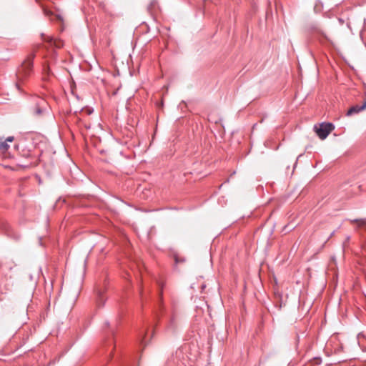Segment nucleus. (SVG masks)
Masks as SVG:
<instances>
[{
    "mask_svg": "<svg viewBox=\"0 0 366 366\" xmlns=\"http://www.w3.org/2000/svg\"><path fill=\"white\" fill-rule=\"evenodd\" d=\"M36 2H38V1H39V0H36Z\"/></svg>",
    "mask_w": 366,
    "mask_h": 366,
    "instance_id": "f3484780",
    "label": "nucleus"
},
{
    "mask_svg": "<svg viewBox=\"0 0 366 366\" xmlns=\"http://www.w3.org/2000/svg\"><path fill=\"white\" fill-rule=\"evenodd\" d=\"M44 72L45 74L49 76L51 74L50 68L49 66H44Z\"/></svg>",
    "mask_w": 366,
    "mask_h": 366,
    "instance_id": "9d476101",
    "label": "nucleus"
},
{
    "mask_svg": "<svg viewBox=\"0 0 366 366\" xmlns=\"http://www.w3.org/2000/svg\"><path fill=\"white\" fill-rule=\"evenodd\" d=\"M350 237L349 236H348V237H347V238H346V242H348V241L350 240Z\"/></svg>",
    "mask_w": 366,
    "mask_h": 366,
    "instance_id": "2eb2a0df",
    "label": "nucleus"
},
{
    "mask_svg": "<svg viewBox=\"0 0 366 366\" xmlns=\"http://www.w3.org/2000/svg\"><path fill=\"white\" fill-rule=\"evenodd\" d=\"M312 29H314V30H317V28H315V27H312Z\"/></svg>",
    "mask_w": 366,
    "mask_h": 366,
    "instance_id": "dca6fc26",
    "label": "nucleus"
},
{
    "mask_svg": "<svg viewBox=\"0 0 366 366\" xmlns=\"http://www.w3.org/2000/svg\"><path fill=\"white\" fill-rule=\"evenodd\" d=\"M335 233V230H334V231H332V232L330 233V234L329 235V237L327 238L326 241L325 242L324 244H325L327 241H329V240H330V239L331 237H332L334 236Z\"/></svg>",
    "mask_w": 366,
    "mask_h": 366,
    "instance_id": "9b49d317",
    "label": "nucleus"
},
{
    "mask_svg": "<svg viewBox=\"0 0 366 366\" xmlns=\"http://www.w3.org/2000/svg\"><path fill=\"white\" fill-rule=\"evenodd\" d=\"M352 222H355L360 229H362L366 231V219H353Z\"/></svg>",
    "mask_w": 366,
    "mask_h": 366,
    "instance_id": "0eeeda50",
    "label": "nucleus"
},
{
    "mask_svg": "<svg viewBox=\"0 0 366 366\" xmlns=\"http://www.w3.org/2000/svg\"><path fill=\"white\" fill-rule=\"evenodd\" d=\"M35 57L34 54L29 55L26 59L22 62L21 65L19 67L16 71V86L20 90V83L28 78L32 73L33 71V61Z\"/></svg>",
    "mask_w": 366,
    "mask_h": 366,
    "instance_id": "f257e3e1",
    "label": "nucleus"
},
{
    "mask_svg": "<svg viewBox=\"0 0 366 366\" xmlns=\"http://www.w3.org/2000/svg\"><path fill=\"white\" fill-rule=\"evenodd\" d=\"M47 103L45 99L39 97H33L31 99L30 112L34 117H41L46 112Z\"/></svg>",
    "mask_w": 366,
    "mask_h": 366,
    "instance_id": "7ed1b4c3",
    "label": "nucleus"
},
{
    "mask_svg": "<svg viewBox=\"0 0 366 366\" xmlns=\"http://www.w3.org/2000/svg\"><path fill=\"white\" fill-rule=\"evenodd\" d=\"M9 146L6 142H0V152L4 154L9 149Z\"/></svg>",
    "mask_w": 366,
    "mask_h": 366,
    "instance_id": "1a4fd4ad",
    "label": "nucleus"
},
{
    "mask_svg": "<svg viewBox=\"0 0 366 366\" xmlns=\"http://www.w3.org/2000/svg\"><path fill=\"white\" fill-rule=\"evenodd\" d=\"M18 150H19V154L21 157L26 159V162H18V166L24 168L35 166L38 164L39 159L34 151L29 149L25 145L24 142L16 146Z\"/></svg>",
    "mask_w": 366,
    "mask_h": 366,
    "instance_id": "f03ea898",
    "label": "nucleus"
},
{
    "mask_svg": "<svg viewBox=\"0 0 366 366\" xmlns=\"http://www.w3.org/2000/svg\"><path fill=\"white\" fill-rule=\"evenodd\" d=\"M363 109L361 108V106L360 105H355V106H352V107H350L347 112V116H351L352 114H357L359 113L360 112L362 111Z\"/></svg>",
    "mask_w": 366,
    "mask_h": 366,
    "instance_id": "423d86ee",
    "label": "nucleus"
},
{
    "mask_svg": "<svg viewBox=\"0 0 366 366\" xmlns=\"http://www.w3.org/2000/svg\"><path fill=\"white\" fill-rule=\"evenodd\" d=\"M97 303L99 307H103L104 305V297H103V292L102 291H100V290L97 292Z\"/></svg>",
    "mask_w": 366,
    "mask_h": 366,
    "instance_id": "6e6552de",
    "label": "nucleus"
},
{
    "mask_svg": "<svg viewBox=\"0 0 366 366\" xmlns=\"http://www.w3.org/2000/svg\"><path fill=\"white\" fill-rule=\"evenodd\" d=\"M315 132L317 136L321 139H325L329 135V134L335 129V126L332 123L323 122L320 124V127L317 128L315 127Z\"/></svg>",
    "mask_w": 366,
    "mask_h": 366,
    "instance_id": "20e7f679",
    "label": "nucleus"
},
{
    "mask_svg": "<svg viewBox=\"0 0 366 366\" xmlns=\"http://www.w3.org/2000/svg\"><path fill=\"white\" fill-rule=\"evenodd\" d=\"M162 292L161 291V292H160V300H162Z\"/></svg>",
    "mask_w": 366,
    "mask_h": 366,
    "instance_id": "4468645a",
    "label": "nucleus"
},
{
    "mask_svg": "<svg viewBox=\"0 0 366 366\" xmlns=\"http://www.w3.org/2000/svg\"><path fill=\"white\" fill-rule=\"evenodd\" d=\"M177 327V317L174 315L172 316L170 318V320L167 325V330L174 332L176 331V329Z\"/></svg>",
    "mask_w": 366,
    "mask_h": 366,
    "instance_id": "39448f33",
    "label": "nucleus"
},
{
    "mask_svg": "<svg viewBox=\"0 0 366 366\" xmlns=\"http://www.w3.org/2000/svg\"><path fill=\"white\" fill-rule=\"evenodd\" d=\"M14 140V137H9L6 139L4 142H11Z\"/></svg>",
    "mask_w": 366,
    "mask_h": 366,
    "instance_id": "f8f14e48",
    "label": "nucleus"
},
{
    "mask_svg": "<svg viewBox=\"0 0 366 366\" xmlns=\"http://www.w3.org/2000/svg\"><path fill=\"white\" fill-rule=\"evenodd\" d=\"M361 108L363 109V110L366 108V101L364 102L362 105H361Z\"/></svg>",
    "mask_w": 366,
    "mask_h": 366,
    "instance_id": "ddd939ff",
    "label": "nucleus"
}]
</instances>
